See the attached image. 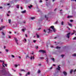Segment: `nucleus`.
<instances>
[{
    "label": "nucleus",
    "instance_id": "obj_1",
    "mask_svg": "<svg viewBox=\"0 0 76 76\" xmlns=\"http://www.w3.org/2000/svg\"><path fill=\"white\" fill-rule=\"evenodd\" d=\"M43 31L45 32V33H46L47 32L48 34L49 33H50V32H52V30H51L49 28L48 30V29L46 31H45V30L44 29Z\"/></svg>",
    "mask_w": 76,
    "mask_h": 76
},
{
    "label": "nucleus",
    "instance_id": "obj_2",
    "mask_svg": "<svg viewBox=\"0 0 76 76\" xmlns=\"http://www.w3.org/2000/svg\"><path fill=\"white\" fill-rule=\"evenodd\" d=\"M39 52H40V53H46V50H40L39 51Z\"/></svg>",
    "mask_w": 76,
    "mask_h": 76
},
{
    "label": "nucleus",
    "instance_id": "obj_3",
    "mask_svg": "<svg viewBox=\"0 0 76 76\" xmlns=\"http://www.w3.org/2000/svg\"><path fill=\"white\" fill-rule=\"evenodd\" d=\"M50 28L53 29V30L54 32H55L56 31V29L54 28V26H51Z\"/></svg>",
    "mask_w": 76,
    "mask_h": 76
},
{
    "label": "nucleus",
    "instance_id": "obj_4",
    "mask_svg": "<svg viewBox=\"0 0 76 76\" xmlns=\"http://www.w3.org/2000/svg\"><path fill=\"white\" fill-rule=\"evenodd\" d=\"M70 33H68L66 35V37L68 38H70Z\"/></svg>",
    "mask_w": 76,
    "mask_h": 76
},
{
    "label": "nucleus",
    "instance_id": "obj_5",
    "mask_svg": "<svg viewBox=\"0 0 76 76\" xmlns=\"http://www.w3.org/2000/svg\"><path fill=\"white\" fill-rule=\"evenodd\" d=\"M5 28V26H1L0 27V31H1V30H3L4 28Z\"/></svg>",
    "mask_w": 76,
    "mask_h": 76
},
{
    "label": "nucleus",
    "instance_id": "obj_6",
    "mask_svg": "<svg viewBox=\"0 0 76 76\" xmlns=\"http://www.w3.org/2000/svg\"><path fill=\"white\" fill-rule=\"evenodd\" d=\"M61 68L60 66H58L57 68H56V70H60Z\"/></svg>",
    "mask_w": 76,
    "mask_h": 76
},
{
    "label": "nucleus",
    "instance_id": "obj_7",
    "mask_svg": "<svg viewBox=\"0 0 76 76\" xmlns=\"http://www.w3.org/2000/svg\"><path fill=\"white\" fill-rule=\"evenodd\" d=\"M46 61L47 62V64H48V58H46Z\"/></svg>",
    "mask_w": 76,
    "mask_h": 76
},
{
    "label": "nucleus",
    "instance_id": "obj_8",
    "mask_svg": "<svg viewBox=\"0 0 76 76\" xmlns=\"http://www.w3.org/2000/svg\"><path fill=\"white\" fill-rule=\"evenodd\" d=\"M63 74H64V75H65V76L67 75V72H66L65 71L64 72Z\"/></svg>",
    "mask_w": 76,
    "mask_h": 76
},
{
    "label": "nucleus",
    "instance_id": "obj_9",
    "mask_svg": "<svg viewBox=\"0 0 76 76\" xmlns=\"http://www.w3.org/2000/svg\"><path fill=\"white\" fill-rule=\"evenodd\" d=\"M68 23L69 26H70L71 27H72V24L69 23V22H68Z\"/></svg>",
    "mask_w": 76,
    "mask_h": 76
},
{
    "label": "nucleus",
    "instance_id": "obj_10",
    "mask_svg": "<svg viewBox=\"0 0 76 76\" xmlns=\"http://www.w3.org/2000/svg\"><path fill=\"white\" fill-rule=\"evenodd\" d=\"M32 58L33 59V60H34V59H35V58H34V56H31V58H30V59L31 60H32Z\"/></svg>",
    "mask_w": 76,
    "mask_h": 76
},
{
    "label": "nucleus",
    "instance_id": "obj_11",
    "mask_svg": "<svg viewBox=\"0 0 76 76\" xmlns=\"http://www.w3.org/2000/svg\"><path fill=\"white\" fill-rule=\"evenodd\" d=\"M26 10H24V11H22L21 12V13H26Z\"/></svg>",
    "mask_w": 76,
    "mask_h": 76
},
{
    "label": "nucleus",
    "instance_id": "obj_12",
    "mask_svg": "<svg viewBox=\"0 0 76 76\" xmlns=\"http://www.w3.org/2000/svg\"><path fill=\"white\" fill-rule=\"evenodd\" d=\"M8 23L10 24L11 23V19H9L8 20Z\"/></svg>",
    "mask_w": 76,
    "mask_h": 76
},
{
    "label": "nucleus",
    "instance_id": "obj_13",
    "mask_svg": "<svg viewBox=\"0 0 76 76\" xmlns=\"http://www.w3.org/2000/svg\"><path fill=\"white\" fill-rule=\"evenodd\" d=\"M74 32L72 33L71 35H73V34H75V32H76V31L74 30L73 31Z\"/></svg>",
    "mask_w": 76,
    "mask_h": 76
},
{
    "label": "nucleus",
    "instance_id": "obj_14",
    "mask_svg": "<svg viewBox=\"0 0 76 76\" xmlns=\"http://www.w3.org/2000/svg\"><path fill=\"white\" fill-rule=\"evenodd\" d=\"M29 58V55H27L26 56V58Z\"/></svg>",
    "mask_w": 76,
    "mask_h": 76
},
{
    "label": "nucleus",
    "instance_id": "obj_15",
    "mask_svg": "<svg viewBox=\"0 0 76 76\" xmlns=\"http://www.w3.org/2000/svg\"><path fill=\"white\" fill-rule=\"evenodd\" d=\"M33 6L32 5H31L30 6H28V7H29V9H31V7H32Z\"/></svg>",
    "mask_w": 76,
    "mask_h": 76
},
{
    "label": "nucleus",
    "instance_id": "obj_16",
    "mask_svg": "<svg viewBox=\"0 0 76 76\" xmlns=\"http://www.w3.org/2000/svg\"><path fill=\"white\" fill-rule=\"evenodd\" d=\"M45 18L46 19V20H48V17H47V15H45Z\"/></svg>",
    "mask_w": 76,
    "mask_h": 76
},
{
    "label": "nucleus",
    "instance_id": "obj_17",
    "mask_svg": "<svg viewBox=\"0 0 76 76\" xmlns=\"http://www.w3.org/2000/svg\"><path fill=\"white\" fill-rule=\"evenodd\" d=\"M2 35H3V36H4V35H5V34H4V32H2Z\"/></svg>",
    "mask_w": 76,
    "mask_h": 76
},
{
    "label": "nucleus",
    "instance_id": "obj_18",
    "mask_svg": "<svg viewBox=\"0 0 76 76\" xmlns=\"http://www.w3.org/2000/svg\"><path fill=\"white\" fill-rule=\"evenodd\" d=\"M14 39H15V41L16 42H18V39H17V38H15Z\"/></svg>",
    "mask_w": 76,
    "mask_h": 76
},
{
    "label": "nucleus",
    "instance_id": "obj_19",
    "mask_svg": "<svg viewBox=\"0 0 76 76\" xmlns=\"http://www.w3.org/2000/svg\"><path fill=\"white\" fill-rule=\"evenodd\" d=\"M16 7L17 8V9H19V6L18 5H16Z\"/></svg>",
    "mask_w": 76,
    "mask_h": 76
},
{
    "label": "nucleus",
    "instance_id": "obj_20",
    "mask_svg": "<svg viewBox=\"0 0 76 76\" xmlns=\"http://www.w3.org/2000/svg\"><path fill=\"white\" fill-rule=\"evenodd\" d=\"M73 69H71L70 71V73H71V74H72V72H73Z\"/></svg>",
    "mask_w": 76,
    "mask_h": 76
},
{
    "label": "nucleus",
    "instance_id": "obj_21",
    "mask_svg": "<svg viewBox=\"0 0 76 76\" xmlns=\"http://www.w3.org/2000/svg\"><path fill=\"white\" fill-rule=\"evenodd\" d=\"M61 25H64V22H63V21H62L61 23Z\"/></svg>",
    "mask_w": 76,
    "mask_h": 76
},
{
    "label": "nucleus",
    "instance_id": "obj_22",
    "mask_svg": "<svg viewBox=\"0 0 76 76\" xmlns=\"http://www.w3.org/2000/svg\"><path fill=\"white\" fill-rule=\"evenodd\" d=\"M51 60H53V62L55 61L54 60V58H51Z\"/></svg>",
    "mask_w": 76,
    "mask_h": 76
},
{
    "label": "nucleus",
    "instance_id": "obj_23",
    "mask_svg": "<svg viewBox=\"0 0 76 76\" xmlns=\"http://www.w3.org/2000/svg\"><path fill=\"white\" fill-rule=\"evenodd\" d=\"M38 73H40V72H41V71H40V70H39L38 71Z\"/></svg>",
    "mask_w": 76,
    "mask_h": 76
},
{
    "label": "nucleus",
    "instance_id": "obj_24",
    "mask_svg": "<svg viewBox=\"0 0 76 76\" xmlns=\"http://www.w3.org/2000/svg\"><path fill=\"white\" fill-rule=\"evenodd\" d=\"M55 24H57L58 23V21H57L55 23Z\"/></svg>",
    "mask_w": 76,
    "mask_h": 76
},
{
    "label": "nucleus",
    "instance_id": "obj_25",
    "mask_svg": "<svg viewBox=\"0 0 76 76\" xmlns=\"http://www.w3.org/2000/svg\"><path fill=\"white\" fill-rule=\"evenodd\" d=\"M61 57H62V58H63V57H64V55H61Z\"/></svg>",
    "mask_w": 76,
    "mask_h": 76
},
{
    "label": "nucleus",
    "instance_id": "obj_26",
    "mask_svg": "<svg viewBox=\"0 0 76 76\" xmlns=\"http://www.w3.org/2000/svg\"><path fill=\"white\" fill-rule=\"evenodd\" d=\"M61 48L60 47H58V46H57L56 47V48L58 49V48Z\"/></svg>",
    "mask_w": 76,
    "mask_h": 76
},
{
    "label": "nucleus",
    "instance_id": "obj_27",
    "mask_svg": "<svg viewBox=\"0 0 76 76\" xmlns=\"http://www.w3.org/2000/svg\"><path fill=\"white\" fill-rule=\"evenodd\" d=\"M5 51L7 53L9 51V50L8 49H6Z\"/></svg>",
    "mask_w": 76,
    "mask_h": 76
},
{
    "label": "nucleus",
    "instance_id": "obj_28",
    "mask_svg": "<svg viewBox=\"0 0 76 76\" xmlns=\"http://www.w3.org/2000/svg\"><path fill=\"white\" fill-rule=\"evenodd\" d=\"M73 56H76V53H75L73 55H72Z\"/></svg>",
    "mask_w": 76,
    "mask_h": 76
},
{
    "label": "nucleus",
    "instance_id": "obj_29",
    "mask_svg": "<svg viewBox=\"0 0 76 76\" xmlns=\"http://www.w3.org/2000/svg\"><path fill=\"white\" fill-rule=\"evenodd\" d=\"M37 38H39V36L38 35V34H37Z\"/></svg>",
    "mask_w": 76,
    "mask_h": 76
},
{
    "label": "nucleus",
    "instance_id": "obj_30",
    "mask_svg": "<svg viewBox=\"0 0 76 76\" xmlns=\"http://www.w3.org/2000/svg\"><path fill=\"white\" fill-rule=\"evenodd\" d=\"M31 18V19H32V20H33V19H35V17H32Z\"/></svg>",
    "mask_w": 76,
    "mask_h": 76
},
{
    "label": "nucleus",
    "instance_id": "obj_31",
    "mask_svg": "<svg viewBox=\"0 0 76 76\" xmlns=\"http://www.w3.org/2000/svg\"><path fill=\"white\" fill-rule=\"evenodd\" d=\"M72 18V16H68L67 17V18Z\"/></svg>",
    "mask_w": 76,
    "mask_h": 76
},
{
    "label": "nucleus",
    "instance_id": "obj_32",
    "mask_svg": "<svg viewBox=\"0 0 76 76\" xmlns=\"http://www.w3.org/2000/svg\"><path fill=\"white\" fill-rule=\"evenodd\" d=\"M27 74H28V75H30V72H28V73H27Z\"/></svg>",
    "mask_w": 76,
    "mask_h": 76
},
{
    "label": "nucleus",
    "instance_id": "obj_33",
    "mask_svg": "<svg viewBox=\"0 0 76 76\" xmlns=\"http://www.w3.org/2000/svg\"><path fill=\"white\" fill-rule=\"evenodd\" d=\"M22 31H23V32H25V29H22Z\"/></svg>",
    "mask_w": 76,
    "mask_h": 76
},
{
    "label": "nucleus",
    "instance_id": "obj_34",
    "mask_svg": "<svg viewBox=\"0 0 76 76\" xmlns=\"http://www.w3.org/2000/svg\"><path fill=\"white\" fill-rule=\"evenodd\" d=\"M36 41H37V40H33V42H34V43H35V42H36Z\"/></svg>",
    "mask_w": 76,
    "mask_h": 76
},
{
    "label": "nucleus",
    "instance_id": "obj_35",
    "mask_svg": "<svg viewBox=\"0 0 76 76\" xmlns=\"http://www.w3.org/2000/svg\"><path fill=\"white\" fill-rule=\"evenodd\" d=\"M73 20H70V21L71 22H73Z\"/></svg>",
    "mask_w": 76,
    "mask_h": 76
},
{
    "label": "nucleus",
    "instance_id": "obj_36",
    "mask_svg": "<svg viewBox=\"0 0 76 76\" xmlns=\"http://www.w3.org/2000/svg\"><path fill=\"white\" fill-rule=\"evenodd\" d=\"M15 67H18V65L16 64V65H15Z\"/></svg>",
    "mask_w": 76,
    "mask_h": 76
},
{
    "label": "nucleus",
    "instance_id": "obj_37",
    "mask_svg": "<svg viewBox=\"0 0 76 76\" xmlns=\"http://www.w3.org/2000/svg\"><path fill=\"white\" fill-rule=\"evenodd\" d=\"M12 57L13 58H15V56L13 55H12Z\"/></svg>",
    "mask_w": 76,
    "mask_h": 76
},
{
    "label": "nucleus",
    "instance_id": "obj_38",
    "mask_svg": "<svg viewBox=\"0 0 76 76\" xmlns=\"http://www.w3.org/2000/svg\"><path fill=\"white\" fill-rule=\"evenodd\" d=\"M40 58V59H44V58L43 57H41Z\"/></svg>",
    "mask_w": 76,
    "mask_h": 76
},
{
    "label": "nucleus",
    "instance_id": "obj_39",
    "mask_svg": "<svg viewBox=\"0 0 76 76\" xmlns=\"http://www.w3.org/2000/svg\"><path fill=\"white\" fill-rule=\"evenodd\" d=\"M41 28H39L38 29V31H39V30H40V29H41Z\"/></svg>",
    "mask_w": 76,
    "mask_h": 76
},
{
    "label": "nucleus",
    "instance_id": "obj_40",
    "mask_svg": "<svg viewBox=\"0 0 76 76\" xmlns=\"http://www.w3.org/2000/svg\"><path fill=\"white\" fill-rule=\"evenodd\" d=\"M0 62H1V63H2V62H3V61L1 60H0Z\"/></svg>",
    "mask_w": 76,
    "mask_h": 76
},
{
    "label": "nucleus",
    "instance_id": "obj_41",
    "mask_svg": "<svg viewBox=\"0 0 76 76\" xmlns=\"http://www.w3.org/2000/svg\"><path fill=\"white\" fill-rule=\"evenodd\" d=\"M36 49H38V46H37L36 47Z\"/></svg>",
    "mask_w": 76,
    "mask_h": 76
},
{
    "label": "nucleus",
    "instance_id": "obj_42",
    "mask_svg": "<svg viewBox=\"0 0 76 76\" xmlns=\"http://www.w3.org/2000/svg\"><path fill=\"white\" fill-rule=\"evenodd\" d=\"M11 37H10V36H8V38H11Z\"/></svg>",
    "mask_w": 76,
    "mask_h": 76
},
{
    "label": "nucleus",
    "instance_id": "obj_43",
    "mask_svg": "<svg viewBox=\"0 0 76 76\" xmlns=\"http://www.w3.org/2000/svg\"><path fill=\"white\" fill-rule=\"evenodd\" d=\"M38 66H41V64H38Z\"/></svg>",
    "mask_w": 76,
    "mask_h": 76
},
{
    "label": "nucleus",
    "instance_id": "obj_44",
    "mask_svg": "<svg viewBox=\"0 0 76 76\" xmlns=\"http://www.w3.org/2000/svg\"><path fill=\"white\" fill-rule=\"evenodd\" d=\"M73 39H76V37H75Z\"/></svg>",
    "mask_w": 76,
    "mask_h": 76
},
{
    "label": "nucleus",
    "instance_id": "obj_45",
    "mask_svg": "<svg viewBox=\"0 0 76 76\" xmlns=\"http://www.w3.org/2000/svg\"><path fill=\"white\" fill-rule=\"evenodd\" d=\"M40 3H42V0H40Z\"/></svg>",
    "mask_w": 76,
    "mask_h": 76
},
{
    "label": "nucleus",
    "instance_id": "obj_46",
    "mask_svg": "<svg viewBox=\"0 0 76 76\" xmlns=\"http://www.w3.org/2000/svg\"><path fill=\"white\" fill-rule=\"evenodd\" d=\"M2 65L3 67H5V66H4V64H2Z\"/></svg>",
    "mask_w": 76,
    "mask_h": 76
},
{
    "label": "nucleus",
    "instance_id": "obj_47",
    "mask_svg": "<svg viewBox=\"0 0 76 76\" xmlns=\"http://www.w3.org/2000/svg\"><path fill=\"white\" fill-rule=\"evenodd\" d=\"M9 33L10 34H12V32H11V31H9Z\"/></svg>",
    "mask_w": 76,
    "mask_h": 76
},
{
    "label": "nucleus",
    "instance_id": "obj_48",
    "mask_svg": "<svg viewBox=\"0 0 76 76\" xmlns=\"http://www.w3.org/2000/svg\"><path fill=\"white\" fill-rule=\"evenodd\" d=\"M24 39L25 41L26 42V39Z\"/></svg>",
    "mask_w": 76,
    "mask_h": 76
},
{
    "label": "nucleus",
    "instance_id": "obj_49",
    "mask_svg": "<svg viewBox=\"0 0 76 76\" xmlns=\"http://www.w3.org/2000/svg\"><path fill=\"white\" fill-rule=\"evenodd\" d=\"M4 65L6 66V67H7V64H5Z\"/></svg>",
    "mask_w": 76,
    "mask_h": 76
},
{
    "label": "nucleus",
    "instance_id": "obj_50",
    "mask_svg": "<svg viewBox=\"0 0 76 76\" xmlns=\"http://www.w3.org/2000/svg\"><path fill=\"white\" fill-rule=\"evenodd\" d=\"M3 19H1V22H3Z\"/></svg>",
    "mask_w": 76,
    "mask_h": 76
},
{
    "label": "nucleus",
    "instance_id": "obj_51",
    "mask_svg": "<svg viewBox=\"0 0 76 76\" xmlns=\"http://www.w3.org/2000/svg\"><path fill=\"white\" fill-rule=\"evenodd\" d=\"M51 48H53V45L51 46Z\"/></svg>",
    "mask_w": 76,
    "mask_h": 76
},
{
    "label": "nucleus",
    "instance_id": "obj_52",
    "mask_svg": "<svg viewBox=\"0 0 76 76\" xmlns=\"http://www.w3.org/2000/svg\"><path fill=\"white\" fill-rule=\"evenodd\" d=\"M8 13H11V12H10V11H9L8 12Z\"/></svg>",
    "mask_w": 76,
    "mask_h": 76
},
{
    "label": "nucleus",
    "instance_id": "obj_53",
    "mask_svg": "<svg viewBox=\"0 0 76 76\" xmlns=\"http://www.w3.org/2000/svg\"><path fill=\"white\" fill-rule=\"evenodd\" d=\"M20 8H21V10H22L23 9V8L22 7H21Z\"/></svg>",
    "mask_w": 76,
    "mask_h": 76
},
{
    "label": "nucleus",
    "instance_id": "obj_54",
    "mask_svg": "<svg viewBox=\"0 0 76 76\" xmlns=\"http://www.w3.org/2000/svg\"><path fill=\"white\" fill-rule=\"evenodd\" d=\"M7 6H9V5H10V4L8 3L7 4Z\"/></svg>",
    "mask_w": 76,
    "mask_h": 76
},
{
    "label": "nucleus",
    "instance_id": "obj_55",
    "mask_svg": "<svg viewBox=\"0 0 76 76\" xmlns=\"http://www.w3.org/2000/svg\"><path fill=\"white\" fill-rule=\"evenodd\" d=\"M19 75H20V76H22V74H21L19 73Z\"/></svg>",
    "mask_w": 76,
    "mask_h": 76
},
{
    "label": "nucleus",
    "instance_id": "obj_56",
    "mask_svg": "<svg viewBox=\"0 0 76 76\" xmlns=\"http://www.w3.org/2000/svg\"><path fill=\"white\" fill-rule=\"evenodd\" d=\"M7 16H10L9 14H7Z\"/></svg>",
    "mask_w": 76,
    "mask_h": 76
},
{
    "label": "nucleus",
    "instance_id": "obj_57",
    "mask_svg": "<svg viewBox=\"0 0 76 76\" xmlns=\"http://www.w3.org/2000/svg\"><path fill=\"white\" fill-rule=\"evenodd\" d=\"M53 69V67H51L50 68V69Z\"/></svg>",
    "mask_w": 76,
    "mask_h": 76
},
{
    "label": "nucleus",
    "instance_id": "obj_58",
    "mask_svg": "<svg viewBox=\"0 0 76 76\" xmlns=\"http://www.w3.org/2000/svg\"><path fill=\"white\" fill-rule=\"evenodd\" d=\"M25 36H26V37H28V36H27V34H26Z\"/></svg>",
    "mask_w": 76,
    "mask_h": 76
},
{
    "label": "nucleus",
    "instance_id": "obj_59",
    "mask_svg": "<svg viewBox=\"0 0 76 76\" xmlns=\"http://www.w3.org/2000/svg\"><path fill=\"white\" fill-rule=\"evenodd\" d=\"M16 43L17 44V45H18V42H16Z\"/></svg>",
    "mask_w": 76,
    "mask_h": 76
},
{
    "label": "nucleus",
    "instance_id": "obj_60",
    "mask_svg": "<svg viewBox=\"0 0 76 76\" xmlns=\"http://www.w3.org/2000/svg\"><path fill=\"white\" fill-rule=\"evenodd\" d=\"M21 71H23L24 72H25V70L23 69L21 70Z\"/></svg>",
    "mask_w": 76,
    "mask_h": 76
},
{
    "label": "nucleus",
    "instance_id": "obj_61",
    "mask_svg": "<svg viewBox=\"0 0 76 76\" xmlns=\"http://www.w3.org/2000/svg\"><path fill=\"white\" fill-rule=\"evenodd\" d=\"M0 9H2L3 7H0Z\"/></svg>",
    "mask_w": 76,
    "mask_h": 76
},
{
    "label": "nucleus",
    "instance_id": "obj_62",
    "mask_svg": "<svg viewBox=\"0 0 76 76\" xmlns=\"http://www.w3.org/2000/svg\"><path fill=\"white\" fill-rule=\"evenodd\" d=\"M4 49H5V48H6V46H4Z\"/></svg>",
    "mask_w": 76,
    "mask_h": 76
},
{
    "label": "nucleus",
    "instance_id": "obj_63",
    "mask_svg": "<svg viewBox=\"0 0 76 76\" xmlns=\"http://www.w3.org/2000/svg\"><path fill=\"white\" fill-rule=\"evenodd\" d=\"M76 69H75V70H74V72H76Z\"/></svg>",
    "mask_w": 76,
    "mask_h": 76
},
{
    "label": "nucleus",
    "instance_id": "obj_64",
    "mask_svg": "<svg viewBox=\"0 0 76 76\" xmlns=\"http://www.w3.org/2000/svg\"><path fill=\"white\" fill-rule=\"evenodd\" d=\"M15 3H16L17 2V1L15 0Z\"/></svg>",
    "mask_w": 76,
    "mask_h": 76
}]
</instances>
